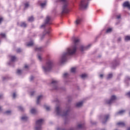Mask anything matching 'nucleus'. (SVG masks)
Listing matches in <instances>:
<instances>
[{
	"label": "nucleus",
	"mask_w": 130,
	"mask_h": 130,
	"mask_svg": "<svg viewBox=\"0 0 130 130\" xmlns=\"http://www.w3.org/2000/svg\"><path fill=\"white\" fill-rule=\"evenodd\" d=\"M16 51L17 53H19V52H21L22 50H21V49H18Z\"/></svg>",
	"instance_id": "nucleus-40"
},
{
	"label": "nucleus",
	"mask_w": 130,
	"mask_h": 130,
	"mask_svg": "<svg viewBox=\"0 0 130 130\" xmlns=\"http://www.w3.org/2000/svg\"><path fill=\"white\" fill-rule=\"evenodd\" d=\"M30 112L31 113H32V114H35V113H36V110H35V109H32L30 110Z\"/></svg>",
	"instance_id": "nucleus-22"
},
{
	"label": "nucleus",
	"mask_w": 130,
	"mask_h": 130,
	"mask_svg": "<svg viewBox=\"0 0 130 130\" xmlns=\"http://www.w3.org/2000/svg\"><path fill=\"white\" fill-rule=\"evenodd\" d=\"M114 100H116V96L115 95H112L110 100L106 101V104H111Z\"/></svg>",
	"instance_id": "nucleus-6"
},
{
	"label": "nucleus",
	"mask_w": 130,
	"mask_h": 130,
	"mask_svg": "<svg viewBox=\"0 0 130 130\" xmlns=\"http://www.w3.org/2000/svg\"><path fill=\"white\" fill-rule=\"evenodd\" d=\"M126 95L127 96H128V97L130 98V91L128 92H127V93H126Z\"/></svg>",
	"instance_id": "nucleus-41"
},
{
	"label": "nucleus",
	"mask_w": 130,
	"mask_h": 130,
	"mask_svg": "<svg viewBox=\"0 0 130 130\" xmlns=\"http://www.w3.org/2000/svg\"><path fill=\"white\" fill-rule=\"evenodd\" d=\"M125 113V110H120L119 111V112H118L117 113H116V115H122V114H123L124 113Z\"/></svg>",
	"instance_id": "nucleus-10"
},
{
	"label": "nucleus",
	"mask_w": 130,
	"mask_h": 130,
	"mask_svg": "<svg viewBox=\"0 0 130 130\" xmlns=\"http://www.w3.org/2000/svg\"><path fill=\"white\" fill-rule=\"evenodd\" d=\"M125 41H128L130 40V36H127L125 37Z\"/></svg>",
	"instance_id": "nucleus-23"
},
{
	"label": "nucleus",
	"mask_w": 130,
	"mask_h": 130,
	"mask_svg": "<svg viewBox=\"0 0 130 130\" xmlns=\"http://www.w3.org/2000/svg\"><path fill=\"white\" fill-rule=\"evenodd\" d=\"M45 24H51V18L50 16H47L45 20Z\"/></svg>",
	"instance_id": "nucleus-8"
},
{
	"label": "nucleus",
	"mask_w": 130,
	"mask_h": 130,
	"mask_svg": "<svg viewBox=\"0 0 130 130\" xmlns=\"http://www.w3.org/2000/svg\"><path fill=\"white\" fill-rule=\"evenodd\" d=\"M76 68H71V73H75L76 72Z\"/></svg>",
	"instance_id": "nucleus-25"
},
{
	"label": "nucleus",
	"mask_w": 130,
	"mask_h": 130,
	"mask_svg": "<svg viewBox=\"0 0 130 130\" xmlns=\"http://www.w3.org/2000/svg\"><path fill=\"white\" fill-rule=\"evenodd\" d=\"M45 108H46L47 111H49V110H50V107L48 106H45Z\"/></svg>",
	"instance_id": "nucleus-32"
},
{
	"label": "nucleus",
	"mask_w": 130,
	"mask_h": 130,
	"mask_svg": "<svg viewBox=\"0 0 130 130\" xmlns=\"http://www.w3.org/2000/svg\"><path fill=\"white\" fill-rule=\"evenodd\" d=\"M70 130H74L73 129H70Z\"/></svg>",
	"instance_id": "nucleus-56"
},
{
	"label": "nucleus",
	"mask_w": 130,
	"mask_h": 130,
	"mask_svg": "<svg viewBox=\"0 0 130 130\" xmlns=\"http://www.w3.org/2000/svg\"><path fill=\"white\" fill-rule=\"evenodd\" d=\"M56 111L58 115H59V114H60V108H59V107H57L56 108Z\"/></svg>",
	"instance_id": "nucleus-15"
},
{
	"label": "nucleus",
	"mask_w": 130,
	"mask_h": 130,
	"mask_svg": "<svg viewBox=\"0 0 130 130\" xmlns=\"http://www.w3.org/2000/svg\"><path fill=\"white\" fill-rule=\"evenodd\" d=\"M24 5H25V8H28V7H29V3H25Z\"/></svg>",
	"instance_id": "nucleus-38"
},
{
	"label": "nucleus",
	"mask_w": 130,
	"mask_h": 130,
	"mask_svg": "<svg viewBox=\"0 0 130 130\" xmlns=\"http://www.w3.org/2000/svg\"><path fill=\"white\" fill-rule=\"evenodd\" d=\"M81 77L82 79H85V78H87V74H83L81 75Z\"/></svg>",
	"instance_id": "nucleus-24"
},
{
	"label": "nucleus",
	"mask_w": 130,
	"mask_h": 130,
	"mask_svg": "<svg viewBox=\"0 0 130 130\" xmlns=\"http://www.w3.org/2000/svg\"><path fill=\"white\" fill-rule=\"evenodd\" d=\"M112 31V28H108L107 31H106V32L107 33H110V32H111Z\"/></svg>",
	"instance_id": "nucleus-27"
},
{
	"label": "nucleus",
	"mask_w": 130,
	"mask_h": 130,
	"mask_svg": "<svg viewBox=\"0 0 130 130\" xmlns=\"http://www.w3.org/2000/svg\"><path fill=\"white\" fill-rule=\"evenodd\" d=\"M24 68H25V69H28V65H25Z\"/></svg>",
	"instance_id": "nucleus-49"
},
{
	"label": "nucleus",
	"mask_w": 130,
	"mask_h": 130,
	"mask_svg": "<svg viewBox=\"0 0 130 130\" xmlns=\"http://www.w3.org/2000/svg\"><path fill=\"white\" fill-rule=\"evenodd\" d=\"M89 0H82L79 4V9L80 10H85L88 8V3Z\"/></svg>",
	"instance_id": "nucleus-4"
},
{
	"label": "nucleus",
	"mask_w": 130,
	"mask_h": 130,
	"mask_svg": "<svg viewBox=\"0 0 130 130\" xmlns=\"http://www.w3.org/2000/svg\"><path fill=\"white\" fill-rule=\"evenodd\" d=\"M21 73H22V71H21V70H17V73L18 75H20Z\"/></svg>",
	"instance_id": "nucleus-35"
},
{
	"label": "nucleus",
	"mask_w": 130,
	"mask_h": 130,
	"mask_svg": "<svg viewBox=\"0 0 130 130\" xmlns=\"http://www.w3.org/2000/svg\"><path fill=\"white\" fill-rule=\"evenodd\" d=\"M34 44L33 41H31L27 44V46H33Z\"/></svg>",
	"instance_id": "nucleus-21"
},
{
	"label": "nucleus",
	"mask_w": 130,
	"mask_h": 130,
	"mask_svg": "<svg viewBox=\"0 0 130 130\" xmlns=\"http://www.w3.org/2000/svg\"><path fill=\"white\" fill-rule=\"evenodd\" d=\"M59 2H61L63 3L62 11V14H67L69 13V8H68V6H69V2L68 0H58Z\"/></svg>",
	"instance_id": "nucleus-2"
},
{
	"label": "nucleus",
	"mask_w": 130,
	"mask_h": 130,
	"mask_svg": "<svg viewBox=\"0 0 130 130\" xmlns=\"http://www.w3.org/2000/svg\"><path fill=\"white\" fill-rule=\"evenodd\" d=\"M53 63L51 60L47 62L45 67H43V69L45 72H49L52 69Z\"/></svg>",
	"instance_id": "nucleus-3"
},
{
	"label": "nucleus",
	"mask_w": 130,
	"mask_h": 130,
	"mask_svg": "<svg viewBox=\"0 0 130 130\" xmlns=\"http://www.w3.org/2000/svg\"><path fill=\"white\" fill-rule=\"evenodd\" d=\"M73 42L74 44V46L71 47L67 49V52L64 53L62 56V58L61 60V63H63L67 60V56L68 55H73V54H75L76 53V51H77V47H78V45L80 43V39L78 38H74L73 39Z\"/></svg>",
	"instance_id": "nucleus-1"
},
{
	"label": "nucleus",
	"mask_w": 130,
	"mask_h": 130,
	"mask_svg": "<svg viewBox=\"0 0 130 130\" xmlns=\"http://www.w3.org/2000/svg\"><path fill=\"white\" fill-rule=\"evenodd\" d=\"M2 110V107H0V111Z\"/></svg>",
	"instance_id": "nucleus-55"
},
{
	"label": "nucleus",
	"mask_w": 130,
	"mask_h": 130,
	"mask_svg": "<svg viewBox=\"0 0 130 130\" xmlns=\"http://www.w3.org/2000/svg\"><path fill=\"white\" fill-rule=\"evenodd\" d=\"M16 93H14L13 94V98L15 99L16 98Z\"/></svg>",
	"instance_id": "nucleus-42"
},
{
	"label": "nucleus",
	"mask_w": 130,
	"mask_h": 130,
	"mask_svg": "<svg viewBox=\"0 0 130 130\" xmlns=\"http://www.w3.org/2000/svg\"><path fill=\"white\" fill-rule=\"evenodd\" d=\"M21 27H27V24L25 22H22L20 24Z\"/></svg>",
	"instance_id": "nucleus-19"
},
{
	"label": "nucleus",
	"mask_w": 130,
	"mask_h": 130,
	"mask_svg": "<svg viewBox=\"0 0 130 130\" xmlns=\"http://www.w3.org/2000/svg\"><path fill=\"white\" fill-rule=\"evenodd\" d=\"M11 111H6L5 113L6 114H11Z\"/></svg>",
	"instance_id": "nucleus-37"
},
{
	"label": "nucleus",
	"mask_w": 130,
	"mask_h": 130,
	"mask_svg": "<svg viewBox=\"0 0 130 130\" xmlns=\"http://www.w3.org/2000/svg\"><path fill=\"white\" fill-rule=\"evenodd\" d=\"M41 28H43V27L44 28V27H45V24H43V25H42L41 26Z\"/></svg>",
	"instance_id": "nucleus-47"
},
{
	"label": "nucleus",
	"mask_w": 130,
	"mask_h": 130,
	"mask_svg": "<svg viewBox=\"0 0 130 130\" xmlns=\"http://www.w3.org/2000/svg\"><path fill=\"white\" fill-rule=\"evenodd\" d=\"M43 98V96L42 95H40L38 96L37 100V104H39L40 103V100Z\"/></svg>",
	"instance_id": "nucleus-11"
},
{
	"label": "nucleus",
	"mask_w": 130,
	"mask_h": 130,
	"mask_svg": "<svg viewBox=\"0 0 130 130\" xmlns=\"http://www.w3.org/2000/svg\"><path fill=\"white\" fill-rule=\"evenodd\" d=\"M52 84H53V85H57V81H55V80H53L52 81Z\"/></svg>",
	"instance_id": "nucleus-28"
},
{
	"label": "nucleus",
	"mask_w": 130,
	"mask_h": 130,
	"mask_svg": "<svg viewBox=\"0 0 130 130\" xmlns=\"http://www.w3.org/2000/svg\"><path fill=\"white\" fill-rule=\"evenodd\" d=\"M18 109H19L21 111H23L24 110V109L23 108V107L21 106L18 107Z\"/></svg>",
	"instance_id": "nucleus-36"
},
{
	"label": "nucleus",
	"mask_w": 130,
	"mask_h": 130,
	"mask_svg": "<svg viewBox=\"0 0 130 130\" xmlns=\"http://www.w3.org/2000/svg\"><path fill=\"white\" fill-rule=\"evenodd\" d=\"M80 23H81V19H80L76 20V21H75V24L76 25H79Z\"/></svg>",
	"instance_id": "nucleus-18"
},
{
	"label": "nucleus",
	"mask_w": 130,
	"mask_h": 130,
	"mask_svg": "<svg viewBox=\"0 0 130 130\" xmlns=\"http://www.w3.org/2000/svg\"><path fill=\"white\" fill-rule=\"evenodd\" d=\"M11 61H15V60L17 59V58L15 56H12L11 57Z\"/></svg>",
	"instance_id": "nucleus-20"
},
{
	"label": "nucleus",
	"mask_w": 130,
	"mask_h": 130,
	"mask_svg": "<svg viewBox=\"0 0 130 130\" xmlns=\"http://www.w3.org/2000/svg\"><path fill=\"white\" fill-rule=\"evenodd\" d=\"M117 125H118L119 126H125V123L123 122H119L117 123Z\"/></svg>",
	"instance_id": "nucleus-12"
},
{
	"label": "nucleus",
	"mask_w": 130,
	"mask_h": 130,
	"mask_svg": "<svg viewBox=\"0 0 130 130\" xmlns=\"http://www.w3.org/2000/svg\"><path fill=\"white\" fill-rule=\"evenodd\" d=\"M38 59H39V60H42V58H41V56H40V55L38 56Z\"/></svg>",
	"instance_id": "nucleus-44"
},
{
	"label": "nucleus",
	"mask_w": 130,
	"mask_h": 130,
	"mask_svg": "<svg viewBox=\"0 0 130 130\" xmlns=\"http://www.w3.org/2000/svg\"><path fill=\"white\" fill-rule=\"evenodd\" d=\"M46 5V3H41L40 6H41V7H42V8H43V7H44Z\"/></svg>",
	"instance_id": "nucleus-34"
},
{
	"label": "nucleus",
	"mask_w": 130,
	"mask_h": 130,
	"mask_svg": "<svg viewBox=\"0 0 130 130\" xmlns=\"http://www.w3.org/2000/svg\"><path fill=\"white\" fill-rule=\"evenodd\" d=\"M4 21V18L0 17V24H2V22Z\"/></svg>",
	"instance_id": "nucleus-39"
},
{
	"label": "nucleus",
	"mask_w": 130,
	"mask_h": 130,
	"mask_svg": "<svg viewBox=\"0 0 130 130\" xmlns=\"http://www.w3.org/2000/svg\"><path fill=\"white\" fill-rule=\"evenodd\" d=\"M112 74H110L108 75V79H111V78H112Z\"/></svg>",
	"instance_id": "nucleus-30"
},
{
	"label": "nucleus",
	"mask_w": 130,
	"mask_h": 130,
	"mask_svg": "<svg viewBox=\"0 0 130 130\" xmlns=\"http://www.w3.org/2000/svg\"><path fill=\"white\" fill-rule=\"evenodd\" d=\"M76 106V107H82V106H83V102L77 103Z\"/></svg>",
	"instance_id": "nucleus-13"
},
{
	"label": "nucleus",
	"mask_w": 130,
	"mask_h": 130,
	"mask_svg": "<svg viewBox=\"0 0 130 130\" xmlns=\"http://www.w3.org/2000/svg\"><path fill=\"white\" fill-rule=\"evenodd\" d=\"M120 18H121V15L118 14V15H116L117 19H120Z\"/></svg>",
	"instance_id": "nucleus-33"
},
{
	"label": "nucleus",
	"mask_w": 130,
	"mask_h": 130,
	"mask_svg": "<svg viewBox=\"0 0 130 130\" xmlns=\"http://www.w3.org/2000/svg\"><path fill=\"white\" fill-rule=\"evenodd\" d=\"M100 78H103V74H100Z\"/></svg>",
	"instance_id": "nucleus-52"
},
{
	"label": "nucleus",
	"mask_w": 130,
	"mask_h": 130,
	"mask_svg": "<svg viewBox=\"0 0 130 130\" xmlns=\"http://www.w3.org/2000/svg\"><path fill=\"white\" fill-rule=\"evenodd\" d=\"M69 113V111H67L66 113H65L63 115V116H66V115H68V113Z\"/></svg>",
	"instance_id": "nucleus-43"
},
{
	"label": "nucleus",
	"mask_w": 130,
	"mask_h": 130,
	"mask_svg": "<svg viewBox=\"0 0 130 130\" xmlns=\"http://www.w3.org/2000/svg\"><path fill=\"white\" fill-rule=\"evenodd\" d=\"M90 46H91L90 45H88L87 47H84V46H81L80 47V50H81V51H83V50H84V49H87V48H89Z\"/></svg>",
	"instance_id": "nucleus-14"
},
{
	"label": "nucleus",
	"mask_w": 130,
	"mask_h": 130,
	"mask_svg": "<svg viewBox=\"0 0 130 130\" xmlns=\"http://www.w3.org/2000/svg\"><path fill=\"white\" fill-rule=\"evenodd\" d=\"M36 51H42L43 50V48L42 47H36L35 48Z\"/></svg>",
	"instance_id": "nucleus-16"
},
{
	"label": "nucleus",
	"mask_w": 130,
	"mask_h": 130,
	"mask_svg": "<svg viewBox=\"0 0 130 130\" xmlns=\"http://www.w3.org/2000/svg\"><path fill=\"white\" fill-rule=\"evenodd\" d=\"M0 36H1V37H2L3 38H6V34L1 33L0 34Z\"/></svg>",
	"instance_id": "nucleus-26"
},
{
	"label": "nucleus",
	"mask_w": 130,
	"mask_h": 130,
	"mask_svg": "<svg viewBox=\"0 0 130 130\" xmlns=\"http://www.w3.org/2000/svg\"><path fill=\"white\" fill-rule=\"evenodd\" d=\"M28 22H33L34 21V18L31 16L28 18Z\"/></svg>",
	"instance_id": "nucleus-17"
},
{
	"label": "nucleus",
	"mask_w": 130,
	"mask_h": 130,
	"mask_svg": "<svg viewBox=\"0 0 130 130\" xmlns=\"http://www.w3.org/2000/svg\"><path fill=\"white\" fill-rule=\"evenodd\" d=\"M127 130H130V127H128V128L127 129Z\"/></svg>",
	"instance_id": "nucleus-54"
},
{
	"label": "nucleus",
	"mask_w": 130,
	"mask_h": 130,
	"mask_svg": "<svg viewBox=\"0 0 130 130\" xmlns=\"http://www.w3.org/2000/svg\"><path fill=\"white\" fill-rule=\"evenodd\" d=\"M43 121H44V120L42 119H40L36 122V130L41 129V125H42V123H43Z\"/></svg>",
	"instance_id": "nucleus-5"
},
{
	"label": "nucleus",
	"mask_w": 130,
	"mask_h": 130,
	"mask_svg": "<svg viewBox=\"0 0 130 130\" xmlns=\"http://www.w3.org/2000/svg\"><path fill=\"white\" fill-rule=\"evenodd\" d=\"M34 91H32V92H31V93H30V95H31V96H33L34 95Z\"/></svg>",
	"instance_id": "nucleus-48"
},
{
	"label": "nucleus",
	"mask_w": 130,
	"mask_h": 130,
	"mask_svg": "<svg viewBox=\"0 0 130 130\" xmlns=\"http://www.w3.org/2000/svg\"><path fill=\"white\" fill-rule=\"evenodd\" d=\"M83 124H78V125L77 127H78V128H82V127H83Z\"/></svg>",
	"instance_id": "nucleus-31"
},
{
	"label": "nucleus",
	"mask_w": 130,
	"mask_h": 130,
	"mask_svg": "<svg viewBox=\"0 0 130 130\" xmlns=\"http://www.w3.org/2000/svg\"><path fill=\"white\" fill-rule=\"evenodd\" d=\"M123 8H127L128 10H130V4L129 2H125L123 4Z\"/></svg>",
	"instance_id": "nucleus-7"
},
{
	"label": "nucleus",
	"mask_w": 130,
	"mask_h": 130,
	"mask_svg": "<svg viewBox=\"0 0 130 130\" xmlns=\"http://www.w3.org/2000/svg\"><path fill=\"white\" fill-rule=\"evenodd\" d=\"M68 73H64V74H63V77H64V78H66V77H67V76H68Z\"/></svg>",
	"instance_id": "nucleus-45"
},
{
	"label": "nucleus",
	"mask_w": 130,
	"mask_h": 130,
	"mask_svg": "<svg viewBox=\"0 0 130 130\" xmlns=\"http://www.w3.org/2000/svg\"><path fill=\"white\" fill-rule=\"evenodd\" d=\"M51 29L49 28V30L47 32V34H49L50 33Z\"/></svg>",
	"instance_id": "nucleus-46"
},
{
	"label": "nucleus",
	"mask_w": 130,
	"mask_h": 130,
	"mask_svg": "<svg viewBox=\"0 0 130 130\" xmlns=\"http://www.w3.org/2000/svg\"><path fill=\"white\" fill-rule=\"evenodd\" d=\"M109 118V115H105L103 118V123H105Z\"/></svg>",
	"instance_id": "nucleus-9"
},
{
	"label": "nucleus",
	"mask_w": 130,
	"mask_h": 130,
	"mask_svg": "<svg viewBox=\"0 0 130 130\" xmlns=\"http://www.w3.org/2000/svg\"><path fill=\"white\" fill-rule=\"evenodd\" d=\"M2 97H3V95H0V99L2 98Z\"/></svg>",
	"instance_id": "nucleus-53"
},
{
	"label": "nucleus",
	"mask_w": 130,
	"mask_h": 130,
	"mask_svg": "<svg viewBox=\"0 0 130 130\" xmlns=\"http://www.w3.org/2000/svg\"><path fill=\"white\" fill-rule=\"evenodd\" d=\"M34 79V77L31 76L30 78V81H32Z\"/></svg>",
	"instance_id": "nucleus-50"
},
{
	"label": "nucleus",
	"mask_w": 130,
	"mask_h": 130,
	"mask_svg": "<svg viewBox=\"0 0 130 130\" xmlns=\"http://www.w3.org/2000/svg\"><path fill=\"white\" fill-rule=\"evenodd\" d=\"M118 41H121V38H119L118 39Z\"/></svg>",
	"instance_id": "nucleus-51"
},
{
	"label": "nucleus",
	"mask_w": 130,
	"mask_h": 130,
	"mask_svg": "<svg viewBox=\"0 0 130 130\" xmlns=\"http://www.w3.org/2000/svg\"><path fill=\"white\" fill-rule=\"evenodd\" d=\"M21 119L22 120H27V119H28V117L26 116H23V117H22Z\"/></svg>",
	"instance_id": "nucleus-29"
}]
</instances>
